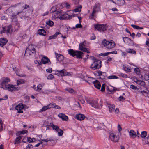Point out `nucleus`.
I'll list each match as a JSON object with an SVG mask.
<instances>
[{
  "instance_id": "f257e3e1",
  "label": "nucleus",
  "mask_w": 149,
  "mask_h": 149,
  "mask_svg": "<svg viewBox=\"0 0 149 149\" xmlns=\"http://www.w3.org/2000/svg\"><path fill=\"white\" fill-rule=\"evenodd\" d=\"M1 83L0 87L4 89H8L9 91H16L19 90V87H16V85L9 84L8 83L10 81V79L7 77H3L1 79Z\"/></svg>"
},
{
  "instance_id": "f03ea898",
  "label": "nucleus",
  "mask_w": 149,
  "mask_h": 149,
  "mask_svg": "<svg viewBox=\"0 0 149 149\" xmlns=\"http://www.w3.org/2000/svg\"><path fill=\"white\" fill-rule=\"evenodd\" d=\"M21 12V11L18 12L16 10L12 8H9L6 10V13L10 17L12 20L15 21H17V15Z\"/></svg>"
},
{
  "instance_id": "7ed1b4c3",
  "label": "nucleus",
  "mask_w": 149,
  "mask_h": 149,
  "mask_svg": "<svg viewBox=\"0 0 149 149\" xmlns=\"http://www.w3.org/2000/svg\"><path fill=\"white\" fill-rule=\"evenodd\" d=\"M102 45L109 50L114 48L116 44L112 40H107L104 39L102 41Z\"/></svg>"
},
{
  "instance_id": "20e7f679",
  "label": "nucleus",
  "mask_w": 149,
  "mask_h": 149,
  "mask_svg": "<svg viewBox=\"0 0 149 149\" xmlns=\"http://www.w3.org/2000/svg\"><path fill=\"white\" fill-rule=\"evenodd\" d=\"M36 52L34 46L32 45H29L26 49L25 55L28 56L30 55H34Z\"/></svg>"
},
{
  "instance_id": "39448f33",
  "label": "nucleus",
  "mask_w": 149,
  "mask_h": 149,
  "mask_svg": "<svg viewBox=\"0 0 149 149\" xmlns=\"http://www.w3.org/2000/svg\"><path fill=\"white\" fill-rule=\"evenodd\" d=\"M101 61L99 60H95L93 63L91 64V68L93 70H95L99 69L101 67Z\"/></svg>"
},
{
  "instance_id": "423d86ee",
  "label": "nucleus",
  "mask_w": 149,
  "mask_h": 149,
  "mask_svg": "<svg viewBox=\"0 0 149 149\" xmlns=\"http://www.w3.org/2000/svg\"><path fill=\"white\" fill-rule=\"evenodd\" d=\"M94 27L95 29L101 32L106 31L108 28V26L107 24H95L94 25Z\"/></svg>"
},
{
  "instance_id": "0eeeda50",
  "label": "nucleus",
  "mask_w": 149,
  "mask_h": 149,
  "mask_svg": "<svg viewBox=\"0 0 149 149\" xmlns=\"http://www.w3.org/2000/svg\"><path fill=\"white\" fill-rule=\"evenodd\" d=\"M87 103L89 104L93 107L95 108H100V106L98 104V101L95 100H86Z\"/></svg>"
},
{
  "instance_id": "6e6552de",
  "label": "nucleus",
  "mask_w": 149,
  "mask_h": 149,
  "mask_svg": "<svg viewBox=\"0 0 149 149\" xmlns=\"http://www.w3.org/2000/svg\"><path fill=\"white\" fill-rule=\"evenodd\" d=\"M88 44V42L85 41H84L83 42L80 43L79 45V49L84 52H86L88 53H90L89 50L85 47Z\"/></svg>"
},
{
  "instance_id": "1a4fd4ad",
  "label": "nucleus",
  "mask_w": 149,
  "mask_h": 149,
  "mask_svg": "<svg viewBox=\"0 0 149 149\" xmlns=\"http://www.w3.org/2000/svg\"><path fill=\"white\" fill-rule=\"evenodd\" d=\"M109 138L112 141L114 142H117L119 141L120 137L118 135H116L113 133H111L110 134Z\"/></svg>"
},
{
  "instance_id": "9d476101",
  "label": "nucleus",
  "mask_w": 149,
  "mask_h": 149,
  "mask_svg": "<svg viewBox=\"0 0 149 149\" xmlns=\"http://www.w3.org/2000/svg\"><path fill=\"white\" fill-rule=\"evenodd\" d=\"M94 73L95 75L100 76V78L102 79H105L107 77L106 73L100 71L95 72Z\"/></svg>"
},
{
  "instance_id": "9b49d317",
  "label": "nucleus",
  "mask_w": 149,
  "mask_h": 149,
  "mask_svg": "<svg viewBox=\"0 0 149 149\" xmlns=\"http://www.w3.org/2000/svg\"><path fill=\"white\" fill-rule=\"evenodd\" d=\"M24 108L23 105L22 103H20L18 105L16 106L15 107V109L17 111L18 113H23V111L22 110Z\"/></svg>"
},
{
  "instance_id": "f8f14e48",
  "label": "nucleus",
  "mask_w": 149,
  "mask_h": 149,
  "mask_svg": "<svg viewBox=\"0 0 149 149\" xmlns=\"http://www.w3.org/2000/svg\"><path fill=\"white\" fill-rule=\"evenodd\" d=\"M74 16V15H69L68 14L65 13L63 15H61L59 17V19L61 20H62L64 19L70 18Z\"/></svg>"
},
{
  "instance_id": "ddd939ff",
  "label": "nucleus",
  "mask_w": 149,
  "mask_h": 149,
  "mask_svg": "<svg viewBox=\"0 0 149 149\" xmlns=\"http://www.w3.org/2000/svg\"><path fill=\"white\" fill-rule=\"evenodd\" d=\"M35 141V139L34 138L31 139L30 137H25L23 139L22 141L25 143H29L33 142V141Z\"/></svg>"
},
{
  "instance_id": "4468645a",
  "label": "nucleus",
  "mask_w": 149,
  "mask_h": 149,
  "mask_svg": "<svg viewBox=\"0 0 149 149\" xmlns=\"http://www.w3.org/2000/svg\"><path fill=\"white\" fill-rule=\"evenodd\" d=\"M61 10L60 11L58 10L53 13L52 14V17L53 19H55L57 18H59V17L61 15Z\"/></svg>"
},
{
  "instance_id": "2eb2a0df",
  "label": "nucleus",
  "mask_w": 149,
  "mask_h": 149,
  "mask_svg": "<svg viewBox=\"0 0 149 149\" xmlns=\"http://www.w3.org/2000/svg\"><path fill=\"white\" fill-rule=\"evenodd\" d=\"M42 57L41 59V63L42 64H45L48 63H50V60L47 57L45 56H42Z\"/></svg>"
},
{
  "instance_id": "dca6fc26",
  "label": "nucleus",
  "mask_w": 149,
  "mask_h": 149,
  "mask_svg": "<svg viewBox=\"0 0 149 149\" xmlns=\"http://www.w3.org/2000/svg\"><path fill=\"white\" fill-rule=\"evenodd\" d=\"M56 74L59 76H63L67 74L66 72L65 69H63L60 71L56 72Z\"/></svg>"
},
{
  "instance_id": "f3484780",
  "label": "nucleus",
  "mask_w": 149,
  "mask_h": 149,
  "mask_svg": "<svg viewBox=\"0 0 149 149\" xmlns=\"http://www.w3.org/2000/svg\"><path fill=\"white\" fill-rule=\"evenodd\" d=\"M128 133L130 137L131 138H134L137 136L135 132L133 130H130L128 131Z\"/></svg>"
},
{
  "instance_id": "a211bd4d",
  "label": "nucleus",
  "mask_w": 149,
  "mask_h": 149,
  "mask_svg": "<svg viewBox=\"0 0 149 149\" xmlns=\"http://www.w3.org/2000/svg\"><path fill=\"white\" fill-rule=\"evenodd\" d=\"M76 116L77 119L80 121L83 120L85 118V116L84 114L81 113L76 114Z\"/></svg>"
},
{
  "instance_id": "6ab92c4d",
  "label": "nucleus",
  "mask_w": 149,
  "mask_h": 149,
  "mask_svg": "<svg viewBox=\"0 0 149 149\" xmlns=\"http://www.w3.org/2000/svg\"><path fill=\"white\" fill-rule=\"evenodd\" d=\"M55 54L57 59L58 61H61L63 59L64 57L63 55L56 52H55Z\"/></svg>"
},
{
  "instance_id": "aec40b11",
  "label": "nucleus",
  "mask_w": 149,
  "mask_h": 149,
  "mask_svg": "<svg viewBox=\"0 0 149 149\" xmlns=\"http://www.w3.org/2000/svg\"><path fill=\"white\" fill-rule=\"evenodd\" d=\"M83 54V53L80 51H75V56L78 58H82Z\"/></svg>"
},
{
  "instance_id": "412c9836",
  "label": "nucleus",
  "mask_w": 149,
  "mask_h": 149,
  "mask_svg": "<svg viewBox=\"0 0 149 149\" xmlns=\"http://www.w3.org/2000/svg\"><path fill=\"white\" fill-rule=\"evenodd\" d=\"M49 109L51 108H55L58 109H61V107L58 105H56L55 103H52L48 105Z\"/></svg>"
},
{
  "instance_id": "4be33fe9",
  "label": "nucleus",
  "mask_w": 149,
  "mask_h": 149,
  "mask_svg": "<svg viewBox=\"0 0 149 149\" xmlns=\"http://www.w3.org/2000/svg\"><path fill=\"white\" fill-rule=\"evenodd\" d=\"M8 42L6 38H1L0 39V45L3 47Z\"/></svg>"
},
{
  "instance_id": "5701e85b",
  "label": "nucleus",
  "mask_w": 149,
  "mask_h": 149,
  "mask_svg": "<svg viewBox=\"0 0 149 149\" xmlns=\"http://www.w3.org/2000/svg\"><path fill=\"white\" fill-rule=\"evenodd\" d=\"M92 82L94 84V86L96 88L98 89H100L101 87V85L100 84L98 80H96L95 81H92Z\"/></svg>"
},
{
  "instance_id": "b1692460",
  "label": "nucleus",
  "mask_w": 149,
  "mask_h": 149,
  "mask_svg": "<svg viewBox=\"0 0 149 149\" xmlns=\"http://www.w3.org/2000/svg\"><path fill=\"white\" fill-rule=\"evenodd\" d=\"M58 116L61 118L63 120L67 121L68 120L67 116L63 113H60L58 115Z\"/></svg>"
},
{
  "instance_id": "393cba45",
  "label": "nucleus",
  "mask_w": 149,
  "mask_h": 149,
  "mask_svg": "<svg viewBox=\"0 0 149 149\" xmlns=\"http://www.w3.org/2000/svg\"><path fill=\"white\" fill-rule=\"evenodd\" d=\"M108 107L109 108V111L110 113L114 111L115 106L114 104H108Z\"/></svg>"
},
{
  "instance_id": "a878e982",
  "label": "nucleus",
  "mask_w": 149,
  "mask_h": 149,
  "mask_svg": "<svg viewBox=\"0 0 149 149\" xmlns=\"http://www.w3.org/2000/svg\"><path fill=\"white\" fill-rule=\"evenodd\" d=\"M78 18L79 19V24H77L75 26V27L77 28H81L82 27V26L81 23V22L82 18L81 17L77 16Z\"/></svg>"
},
{
  "instance_id": "bb28decb",
  "label": "nucleus",
  "mask_w": 149,
  "mask_h": 149,
  "mask_svg": "<svg viewBox=\"0 0 149 149\" xmlns=\"http://www.w3.org/2000/svg\"><path fill=\"white\" fill-rule=\"evenodd\" d=\"M126 51L127 52L129 53L133 54H136V51L132 49H126Z\"/></svg>"
},
{
  "instance_id": "cd10ccee",
  "label": "nucleus",
  "mask_w": 149,
  "mask_h": 149,
  "mask_svg": "<svg viewBox=\"0 0 149 149\" xmlns=\"http://www.w3.org/2000/svg\"><path fill=\"white\" fill-rule=\"evenodd\" d=\"M143 143L144 144H149V135L147 136L146 138L143 139Z\"/></svg>"
},
{
  "instance_id": "c85d7f7f",
  "label": "nucleus",
  "mask_w": 149,
  "mask_h": 149,
  "mask_svg": "<svg viewBox=\"0 0 149 149\" xmlns=\"http://www.w3.org/2000/svg\"><path fill=\"white\" fill-rule=\"evenodd\" d=\"M54 139L53 137H51L50 138H48L46 139L42 140V141H45V145H47V142L48 141H54Z\"/></svg>"
},
{
  "instance_id": "c756f323",
  "label": "nucleus",
  "mask_w": 149,
  "mask_h": 149,
  "mask_svg": "<svg viewBox=\"0 0 149 149\" xmlns=\"http://www.w3.org/2000/svg\"><path fill=\"white\" fill-rule=\"evenodd\" d=\"M38 33L40 35L45 36L46 35V32L43 29H39L38 31Z\"/></svg>"
},
{
  "instance_id": "7c9ffc66",
  "label": "nucleus",
  "mask_w": 149,
  "mask_h": 149,
  "mask_svg": "<svg viewBox=\"0 0 149 149\" xmlns=\"http://www.w3.org/2000/svg\"><path fill=\"white\" fill-rule=\"evenodd\" d=\"M22 137L20 136H19L17 137L15 139L14 144H19L20 142V140Z\"/></svg>"
},
{
  "instance_id": "2f4dec72",
  "label": "nucleus",
  "mask_w": 149,
  "mask_h": 149,
  "mask_svg": "<svg viewBox=\"0 0 149 149\" xmlns=\"http://www.w3.org/2000/svg\"><path fill=\"white\" fill-rule=\"evenodd\" d=\"M53 123H49L47 121H45L43 123V126L45 127L51 126L52 125Z\"/></svg>"
},
{
  "instance_id": "473e14b6",
  "label": "nucleus",
  "mask_w": 149,
  "mask_h": 149,
  "mask_svg": "<svg viewBox=\"0 0 149 149\" xmlns=\"http://www.w3.org/2000/svg\"><path fill=\"white\" fill-rule=\"evenodd\" d=\"M59 34V33L58 32H56L55 33L51 36H50L49 37L48 40H50L53 39H55L56 38L57 36Z\"/></svg>"
},
{
  "instance_id": "72a5a7b5",
  "label": "nucleus",
  "mask_w": 149,
  "mask_h": 149,
  "mask_svg": "<svg viewBox=\"0 0 149 149\" xmlns=\"http://www.w3.org/2000/svg\"><path fill=\"white\" fill-rule=\"evenodd\" d=\"M25 81L23 79L18 80L17 81V85H19L25 83Z\"/></svg>"
},
{
  "instance_id": "f704fd0d",
  "label": "nucleus",
  "mask_w": 149,
  "mask_h": 149,
  "mask_svg": "<svg viewBox=\"0 0 149 149\" xmlns=\"http://www.w3.org/2000/svg\"><path fill=\"white\" fill-rule=\"evenodd\" d=\"M82 6L81 5H80L75 8V12H79L81 11Z\"/></svg>"
},
{
  "instance_id": "c9c22d12",
  "label": "nucleus",
  "mask_w": 149,
  "mask_h": 149,
  "mask_svg": "<svg viewBox=\"0 0 149 149\" xmlns=\"http://www.w3.org/2000/svg\"><path fill=\"white\" fill-rule=\"evenodd\" d=\"M125 2L124 0H117L115 1V3L118 5H121L123 4Z\"/></svg>"
},
{
  "instance_id": "e433bc0d",
  "label": "nucleus",
  "mask_w": 149,
  "mask_h": 149,
  "mask_svg": "<svg viewBox=\"0 0 149 149\" xmlns=\"http://www.w3.org/2000/svg\"><path fill=\"white\" fill-rule=\"evenodd\" d=\"M147 135V132L146 131H143L141 132V134L140 135L141 138L143 139L146 138V137Z\"/></svg>"
},
{
  "instance_id": "4c0bfd02",
  "label": "nucleus",
  "mask_w": 149,
  "mask_h": 149,
  "mask_svg": "<svg viewBox=\"0 0 149 149\" xmlns=\"http://www.w3.org/2000/svg\"><path fill=\"white\" fill-rule=\"evenodd\" d=\"M51 127H52L53 130H55L57 132L59 131V128L57 125H54L53 124Z\"/></svg>"
},
{
  "instance_id": "58836bf2",
  "label": "nucleus",
  "mask_w": 149,
  "mask_h": 149,
  "mask_svg": "<svg viewBox=\"0 0 149 149\" xmlns=\"http://www.w3.org/2000/svg\"><path fill=\"white\" fill-rule=\"evenodd\" d=\"M68 53L71 56L73 57L74 56V51L72 49H70L68 50Z\"/></svg>"
},
{
  "instance_id": "ea45409f",
  "label": "nucleus",
  "mask_w": 149,
  "mask_h": 149,
  "mask_svg": "<svg viewBox=\"0 0 149 149\" xmlns=\"http://www.w3.org/2000/svg\"><path fill=\"white\" fill-rule=\"evenodd\" d=\"M49 109V108L48 105H47V106H44L42 107V108L41 109L40 111L41 112H42Z\"/></svg>"
},
{
  "instance_id": "a19ab883",
  "label": "nucleus",
  "mask_w": 149,
  "mask_h": 149,
  "mask_svg": "<svg viewBox=\"0 0 149 149\" xmlns=\"http://www.w3.org/2000/svg\"><path fill=\"white\" fill-rule=\"evenodd\" d=\"M131 26L134 28L136 29H143V28L142 27H140L139 26L134 25V24H132L131 25Z\"/></svg>"
},
{
  "instance_id": "79ce46f5",
  "label": "nucleus",
  "mask_w": 149,
  "mask_h": 149,
  "mask_svg": "<svg viewBox=\"0 0 149 149\" xmlns=\"http://www.w3.org/2000/svg\"><path fill=\"white\" fill-rule=\"evenodd\" d=\"M122 65L123 66H122L124 68V70L125 71H127L128 72H130L131 71V69L130 68L127 67L126 66H125V65L123 64H122Z\"/></svg>"
},
{
  "instance_id": "37998d69",
  "label": "nucleus",
  "mask_w": 149,
  "mask_h": 149,
  "mask_svg": "<svg viewBox=\"0 0 149 149\" xmlns=\"http://www.w3.org/2000/svg\"><path fill=\"white\" fill-rule=\"evenodd\" d=\"M57 8L56 6H53L52 7L50 10V11L52 13H54L55 11H57Z\"/></svg>"
},
{
  "instance_id": "c03bdc74",
  "label": "nucleus",
  "mask_w": 149,
  "mask_h": 149,
  "mask_svg": "<svg viewBox=\"0 0 149 149\" xmlns=\"http://www.w3.org/2000/svg\"><path fill=\"white\" fill-rule=\"evenodd\" d=\"M46 23L48 25L50 26H52L53 25L54 23L51 20H49L46 22Z\"/></svg>"
},
{
  "instance_id": "a18cd8bd",
  "label": "nucleus",
  "mask_w": 149,
  "mask_h": 149,
  "mask_svg": "<svg viewBox=\"0 0 149 149\" xmlns=\"http://www.w3.org/2000/svg\"><path fill=\"white\" fill-rule=\"evenodd\" d=\"M42 86L40 84L38 85L36 91L39 92L42 89Z\"/></svg>"
},
{
  "instance_id": "49530a36",
  "label": "nucleus",
  "mask_w": 149,
  "mask_h": 149,
  "mask_svg": "<svg viewBox=\"0 0 149 149\" xmlns=\"http://www.w3.org/2000/svg\"><path fill=\"white\" fill-rule=\"evenodd\" d=\"M54 76L52 74H50L47 77L48 80H52L54 79Z\"/></svg>"
},
{
  "instance_id": "de8ad7c7",
  "label": "nucleus",
  "mask_w": 149,
  "mask_h": 149,
  "mask_svg": "<svg viewBox=\"0 0 149 149\" xmlns=\"http://www.w3.org/2000/svg\"><path fill=\"white\" fill-rule=\"evenodd\" d=\"M108 78L109 79H117L118 77L115 75H111L108 77Z\"/></svg>"
},
{
  "instance_id": "09e8293b",
  "label": "nucleus",
  "mask_w": 149,
  "mask_h": 149,
  "mask_svg": "<svg viewBox=\"0 0 149 149\" xmlns=\"http://www.w3.org/2000/svg\"><path fill=\"white\" fill-rule=\"evenodd\" d=\"M130 87L131 88L134 90H136L138 89L136 86L132 84L130 85Z\"/></svg>"
},
{
  "instance_id": "8fccbe9b",
  "label": "nucleus",
  "mask_w": 149,
  "mask_h": 149,
  "mask_svg": "<svg viewBox=\"0 0 149 149\" xmlns=\"http://www.w3.org/2000/svg\"><path fill=\"white\" fill-rule=\"evenodd\" d=\"M109 55V52H107L106 53H102L100 54V56H107V55Z\"/></svg>"
},
{
  "instance_id": "3c124183",
  "label": "nucleus",
  "mask_w": 149,
  "mask_h": 149,
  "mask_svg": "<svg viewBox=\"0 0 149 149\" xmlns=\"http://www.w3.org/2000/svg\"><path fill=\"white\" fill-rule=\"evenodd\" d=\"M65 90L70 93H72L74 91V90L70 88H66Z\"/></svg>"
},
{
  "instance_id": "603ef678",
  "label": "nucleus",
  "mask_w": 149,
  "mask_h": 149,
  "mask_svg": "<svg viewBox=\"0 0 149 149\" xmlns=\"http://www.w3.org/2000/svg\"><path fill=\"white\" fill-rule=\"evenodd\" d=\"M34 63L36 64H37V65H42L41 61H38L37 60H36L34 61Z\"/></svg>"
},
{
  "instance_id": "864d4df0",
  "label": "nucleus",
  "mask_w": 149,
  "mask_h": 149,
  "mask_svg": "<svg viewBox=\"0 0 149 149\" xmlns=\"http://www.w3.org/2000/svg\"><path fill=\"white\" fill-rule=\"evenodd\" d=\"M138 84L141 85H143L144 84V82L143 81L139 80L136 83Z\"/></svg>"
},
{
  "instance_id": "5fc2aeb1",
  "label": "nucleus",
  "mask_w": 149,
  "mask_h": 149,
  "mask_svg": "<svg viewBox=\"0 0 149 149\" xmlns=\"http://www.w3.org/2000/svg\"><path fill=\"white\" fill-rule=\"evenodd\" d=\"M58 132V135L59 136H61L63 134V131L62 130L59 129V131L57 132Z\"/></svg>"
},
{
  "instance_id": "6e6d98bb",
  "label": "nucleus",
  "mask_w": 149,
  "mask_h": 149,
  "mask_svg": "<svg viewBox=\"0 0 149 149\" xmlns=\"http://www.w3.org/2000/svg\"><path fill=\"white\" fill-rule=\"evenodd\" d=\"M77 98L79 101L81 100L82 99V97L81 94L77 95Z\"/></svg>"
},
{
  "instance_id": "4d7b16f0",
  "label": "nucleus",
  "mask_w": 149,
  "mask_h": 149,
  "mask_svg": "<svg viewBox=\"0 0 149 149\" xmlns=\"http://www.w3.org/2000/svg\"><path fill=\"white\" fill-rule=\"evenodd\" d=\"M63 5L67 9L69 8L70 7V4L67 3H64L63 4Z\"/></svg>"
},
{
  "instance_id": "13d9d810",
  "label": "nucleus",
  "mask_w": 149,
  "mask_h": 149,
  "mask_svg": "<svg viewBox=\"0 0 149 149\" xmlns=\"http://www.w3.org/2000/svg\"><path fill=\"white\" fill-rule=\"evenodd\" d=\"M75 105L76 107H79V108L80 109H81V107L80 106L79 102L78 101L75 104Z\"/></svg>"
},
{
  "instance_id": "bf43d9fd",
  "label": "nucleus",
  "mask_w": 149,
  "mask_h": 149,
  "mask_svg": "<svg viewBox=\"0 0 149 149\" xmlns=\"http://www.w3.org/2000/svg\"><path fill=\"white\" fill-rule=\"evenodd\" d=\"M132 79L133 81L136 83H137V81L139 80L138 79L135 77H133L132 78Z\"/></svg>"
},
{
  "instance_id": "052dcab7",
  "label": "nucleus",
  "mask_w": 149,
  "mask_h": 149,
  "mask_svg": "<svg viewBox=\"0 0 149 149\" xmlns=\"http://www.w3.org/2000/svg\"><path fill=\"white\" fill-rule=\"evenodd\" d=\"M96 10H95V8H94L93 9L92 13L91 15V18H93L94 16V14L96 13Z\"/></svg>"
},
{
  "instance_id": "680f3d73",
  "label": "nucleus",
  "mask_w": 149,
  "mask_h": 149,
  "mask_svg": "<svg viewBox=\"0 0 149 149\" xmlns=\"http://www.w3.org/2000/svg\"><path fill=\"white\" fill-rule=\"evenodd\" d=\"M28 132L27 130H24L19 132V133L20 134H25L27 133Z\"/></svg>"
},
{
  "instance_id": "e2e57ef3",
  "label": "nucleus",
  "mask_w": 149,
  "mask_h": 149,
  "mask_svg": "<svg viewBox=\"0 0 149 149\" xmlns=\"http://www.w3.org/2000/svg\"><path fill=\"white\" fill-rule=\"evenodd\" d=\"M105 89V84H103L102 86L101 91L102 92H104Z\"/></svg>"
},
{
  "instance_id": "0e129e2a",
  "label": "nucleus",
  "mask_w": 149,
  "mask_h": 149,
  "mask_svg": "<svg viewBox=\"0 0 149 149\" xmlns=\"http://www.w3.org/2000/svg\"><path fill=\"white\" fill-rule=\"evenodd\" d=\"M33 148V146L31 144H29L26 146V148L28 149H30L32 148Z\"/></svg>"
},
{
  "instance_id": "69168bd1",
  "label": "nucleus",
  "mask_w": 149,
  "mask_h": 149,
  "mask_svg": "<svg viewBox=\"0 0 149 149\" xmlns=\"http://www.w3.org/2000/svg\"><path fill=\"white\" fill-rule=\"evenodd\" d=\"M120 76H122L124 78H127V75L126 74H124L122 73H120Z\"/></svg>"
},
{
  "instance_id": "338daca9",
  "label": "nucleus",
  "mask_w": 149,
  "mask_h": 149,
  "mask_svg": "<svg viewBox=\"0 0 149 149\" xmlns=\"http://www.w3.org/2000/svg\"><path fill=\"white\" fill-rule=\"evenodd\" d=\"M134 71L137 74H139L140 73V72L139 71V69L138 68H135L134 69Z\"/></svg>"
},
{
  "instance_id": "774afa93",
  "label": "nucleus",
  "mask_w": 149,
  "mask_h": 149,
  "mask_svg": "<svg viewBox=\"0 0 149 149\" xmlns=\"http://www.w3.org/2000/svg\"><path fill=\"white\" fill-rule=\"evenodd\" d=\"M46 71L49 73H51L52 72V69L51 68H49L46 70Z\"/></svg>"
}]
</instances>
